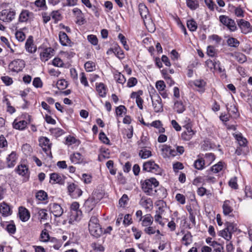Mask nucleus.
<instances>
[{
    "label": "nucleus",
    "instance_id": "f257e3e1",
    "mask_svg": "<svg viewBox=\"0 0 252 252\" xmlns=\"http://www.w3.org/2000/svg\"><path fill=\"white\" fill-rule=\"evenodd\" d=\"M159 185L158 182L154 178L145 180L142 185L143 190L149 195H159L156 189L154 188L157 187Z\"/></svg>",
    "mask_w": 252,
    "mask_h": 252
},
{
    "label": "nucleus",
    "instance_id": "f03ea898",
    "mask_svg": "<svg viewBox=\"0 0 252 252\" xmlns=\"http://www.w3.org/2000/svg\"><path fill=\"white\" fill-rule=\"evenodd\" d=\"M88 226L90 233L92 236L97 238L102 234V228L96 216H93L91 217Z\"/></svg>",
    "mask_w": 252,
    "mask_h": 252
},
{
    "label": "nucleus",
    "instance_id": "7ed1b4c3",
    "mask_svg": "<svg viewBox=\"0 0 252 252\" xmlns=\"http://www.w3.org/2000/svg\"><path fill=\"white\" fill-rule=\"evenodd\" d=\"M224 225L225 228L220 231V235L227 241H229L232 238V234L236 231V225L232 222L226 221Z\"/></svg>",
    "mask_w": 252,
    "mask_h": 252
},
{
    "label": "nucleus",
    "instance_id": "20e7f679",
    "mask_svg": "<svg viewBox=\"0 0 252 252\" xmlns=\"http://www.w3.org/2000/svg\"><path fill=\"white\" fill-rule=\"evenodd\" d=\"M142 170L157 175H161L162 171L159 165L151 160L143 163Z\"/></svg>",
    "mask_w": 252,
    "mask_h": 252
},
{
    "label": "nucleus",
    "instance_id": "39448f33",
    "mask_svg": "<svg viewBox=\"0 0 252 252\" xmlns=\"http://www.w3.org/2000/svg\"><path fill=\"white\" fill-rule=\"evenodd\" d=\"M219 20L222 24L227 27L230 31L234 32L237 30V28L234 20L229 17L226 15H220L219 17Z\"/></svg>",
    "mask_w": 252,
    "mask_h": 252
},
{
    "label": "nucleus",
    "instance_id": "423d86ee",
    "mask_svg": "<svg viewBox=\"0 0 252 252\" xmlns=\"http://www.w3.org/2000/svg\"><path fill=\"white\" fill-rule=\"evenodd\" d=\"M153 106L155 112L158 113L163 111V104L161 99L158 94H150Z\"/></svg>",
    "mask_w": 252,
    "mask_h": 252
},
{
    "label": "nucleus",
    "instance_id": "0eeeda50",
    "mask_svg": "<svg viewBox=\"0 0 252 252\" xmlns=\"http://www.w3.org/2000/svg\"><path fill=\"white\" fill-rule=\"evenodd\" d=\"M67 190L69 195L73 198H77L82 194V191L74 183L69 184L67 186Z\"/></svg>",
    "mask_w": 252,
    "mask_h": 252
},
{
    "label": "nucleus",
    "instance_id": "6e6552de",
    "mask_svg": "<svg viewBox=\"0 0 252 252\" xmlns=\"http://www.w3.org/2000/svg\"><path fill=\"white\" fill-rule=\"evenodd\" d=\"M25 62L23 60L17 59L12 61L9 64V68L12 72H18L25 67Z\"/></svg>",
    "mask_w": 252,
    "mask_h": 252
},
{
    "label": "nucleus",
    "instance_id": "1a4fd4ad",
    "mask_svg": "<svg viewBox=\"0 0 252 252\" xmlns=\"http://www.w3.org/2000/svg\"><path fill=\"white\" fill-rule=\"evenodd\" d=\"M15 14L13 10H2L0 12V20L4 22H10L15 18Z\"/></svg>",
    "mask_w": 252,
    "mask_h": 252
},
{
    "label": "nucleus",
    "instance_id": "9d476101",
    "mask_svg": "<svg viewBox=\"0 0 252 252\" xmlns=\"http://www.w3.org/2000/svg\"><path fill=\"white\" fill-rule=\"evenodd\" d=\"M79 204L77 202H74L70 206L71 217L75 220H79L81 219L82 213L79 209Z\"/></svg>",
    "mask_w": 252,
    "mask_h": 252
},
{
    "label": "nucleus",
    "instance_id": "9b49d317",
    "mask_svg": "<svg viewBox=\"0 0 252 252\" xmlns=\"http://www.w3.org/2000/svg\"><path fill=\"white\" fill-rule=\"evenodd\" d=\"M237 24L243 33L246 34L252 32V26L249 22L240 19L237 21Z\"/></svg>",
    "mask_w": 252,
    "mask_h": 252
},
{
    "label": "nucleus",
    "instance_id": "f8f14e48",
    "mask_svg": "<svg viewBox=\"0 0 252 252\" xmlns=\"http://www.w3.org/2000/svg\"><path fill=\"white\" fill-rule=\"evenodd\" d=\"M39 145L42 147L43 150L48 155V152L51 154V143L47 137H42L39 140Z\"/></svg>",
    "mask_w": 252,
    "mask_h": 252
},
{
    "label": "nucleus",
    "instance_id": "ddd939ff",
    "mask_svg": "<svg viewBox=\"0 0 252 252\" xmlns=\"http://www.w3.org/2000/svg\"><path fill=\"white\" fill-rule=\"evenodd\" d=\"M50 210L54 214L55 217H61L63 213L62 207L57 203H52L49 205Z\"/></svg>",
    "mask_w": 252,
    "mask_h": 252
},
{
    "label": "nucleus",
    "instance_id": "4468645a",
    "mask_svg": "<svg viewBox=\"0 0 252 252\" xmlns=\"http://www.w3.org/2000/svg\"><path fill=\"white\" fill-rule=\"evenodd\" d=\"M35 211L36 213V215L37 216V219L40 223H42L48 220L49 217L46 209L37 208L35 209Z\"/></svg>",
    "mask_w": 252,
    "mask_h": 252
},
{
    "label": "nucleus",
    "instance_id": "2eb2a0df",
    "mask_svg": "<svg viewBox=\"0 0 252 252\" xmlns=\"http://www.w3.org/2000/svg\"><path fill=\"white\" fill-rule=\"evenodd\" d=\"M184 127L186 130L182 133L181 137L185 141H189L192 137L195 132L189 125H186Z\"/></svg>",
    "mask_w": 252,
    "mask_h": 252
},
{
    "label": "nucleus",
    "instance_id": "dca6fc26",
    "mask_svg": "<svg viewBox=\"0 0 252 252\" xmlns=\"http://www.w3.org/2000/svg\"><path fill=\"white\" fill-rule=\"evenodd\" d=\"M59 36L60 43L63 46H71L72 42L66 33L60 32Z\"/></svg>",
    "mask_w": 252,
    "mask_h": 252
},
{
    "label": "nucleus",
    "instance_id": "f3484780",
    "mask_svg": "<svg viewBox=\"0 0 252 252\" xmlns=\"http://www.w3.org/2000/svg\"><path fill=\"white\" fill-rule=\"evenodd\" d=\"M54 50L51 48H47L44 49L43 51L40 54L41 60L47 61L54 54Z\"/></svg>",
    "mask_w": 252,
    "mask_h": 252
},
{
    "label": "nucleus",
    "instance_id": "a211bd4d",
    "mask_svg": "<svg viewBox=\"0 0 252 252\" xmlns=\"http://www.w3.org/2000/svg\"><path fill=\"white\" fill-rule=\"evenodd\" d=\"M25 47L26 50L31 53H34L36 51V47L33 44V37L32 36H30L27 39L25 44Z\"/></svg>",
    "mask_w": 252,
    "mask_h": 252
},
{
    "label": "nucleus",
    "instance_id": "6ab92c4d",
    "mask_svg": "<svg viewBox=\"0 0 252 252\" xmlns=\"http://www.w3.org/2000/svg\"><path fill=\"white\" fill-rule=\"evenodd\" d=\"M72 12L76 17V23L80 25H83L84 23L85 19L82 11L78 8H75L73 9Z\"/></svg>",
    "mask_w": 252,
    "mask_h": 252
},
{
    "label": "nucleus",
    "instance_id": "aec40b11",
    "mask_svg": "<svg viewBox=\"0 0 252 252\" xmlns=\"http://www.w3.org/2000/svg\"><path fill=\"white\" fill-rule=\"evenodd\" d=\"M0 213L3 216L7 217L11 214L12 211L8 204L5 202H2L0 206Z\"/></svg>",
    "mask_w": 252,
    "mask_h": 252
},
{
    "label": "nucleus",
    "instance_id": "412c9836",
    "mask_svg": "<svg viewBox=\"0 0 252 252\" xmlns=\"http://www.w3.org/2000/svg\"><path fill=\"white\" fill-rule=\"evenodd\" d=\"M19 214L21 220L24 222L27 221L30 217L29 211L23 207L19 208Z\"/></svg>",
    "mask_w": 252,
    "mask_h": 252
},
{
    "label": "nucleus",
    "instance_id": "4be33fe9",
    "mask_svg": "<svg viewBox=\"0 0 252 252\" xmlns=\"http://www.w3.org/2000/svg\"><path fill=\"white\" fill-rule=\"evenodd\" d=\"M142 143V141L138 142V145L141 148H142V149L140 150L139 152V156L141 157V158L146 159L152 156V153L150 151L147 150L145 147H143L141 145Z\"/></svg>",
    "mask_w": 252,
    "mask_h": 252
},
{
    "label": "nucleus",
    "instance_id": "5701e85b",
    "mask_svg": "<svg viewBox=\"0 0 252 252\" xmlns=\"http://www.w3.org/2000/svg\"><path fill=\"white\" fill-rule=\"evenodd\" d=\"M50 183L52 184L58 183L61 185L64 184V180L58 174L53 173L50 174Z\"/></svg>",
    "mask_w": 252,
    "mask_h": 252
},
{
    "label": "nucleus",
    "instance_id": "b1692460",
    "mask_svg": "<svg viewBox=\"0 0 252 252\" xmlns=\"http://www.w3.org/2000/svg\"><path fill=\"white\" fill-rule=\"evenodd\" d=\"M95 201L94 197H90L86 200L84 203V207L86 211L90 212L91 211L95 205Z\"/></svg>",
    "mask_w": 252,
    "mask_h": 252
},
{
    "label": "nucleus",
    "instance_id": "393cba45",
    "mask_svg": "<svg viewBox=\"0 0 252 252\" xmlns=\"http://www.w3.org/2000/svg\"><path fill=\"white\" fill-rule=\"evenodd\" d=\"M142 219L141 224L145 227L152 225L153 222V218L150 214H147Z\"/></svg>",
    "mask_w": 252,
    "mask_h": 252
},
{
    "label": "nucleus",
    "instance_id": "a878e982",
    "mask_svg": "<svg viewBox=\"0 0 252 252\" xmlns=\"http://www.w3.org/2000/svg\"><path fill=\"white\" fill-rule=\"evenodd\" d=\"M223 213L225 216L229 215L233 211V209L230 206V201L226 200L224 201L222 205Z\"/></svg>",
    "mask_w": 252,
    "mask_h": 252
},
{
    "label": "nucleus",
    "instance_id": "bb28decb",
    "mask_svg": "<svg viewBox=\"0 0 252 252\" xmlns=\"http://www.w3.org/2000/svg\"><path fill=\"white\" fill-rule=\"evenodd\" d=\"M16 172L23 176L29 175L28 167L25 164L19 165L16 169Z\"/></svg>",
    "mask_w": 252,
    "mask_h": 252
},
{
    "label": "nucleus",
    "instance_id": "cd10ccee",
    "mask_svg": "<svg viewBox=\"0 0 252 252\" xmlns=\"http://www.w3.org/2000/svg\"><path fill=\"white\" fill-rule=\"evenodd\" d=\"M32 13L28 10H23L19 17V21L20 22H26L28 21Z\"/></svg>",
    "mask_w": 252,
    "mask_h": 252
},
{
    "label": "nucleus",
    "instance_id": "c85d7f7f",
    "mask_svg": "<svg viewBox=\"0 0 252 252\" xmlns=\"http://www.w3.org/2000/svg\"><path fill=\"white\" fill-rule=\"evenodd\" d=\"M139 11L141 17L144 20L149 17L148 9L145 5L142 4H139Z\"/></svg>",
    "mask_w": 252,
    "mask_h": 252
},
{
    "label": "nucleus",
    "instance_id": "c756f323",
    "mask_svg": "<svg viewBox=\"0 0 252 252\" xmlns=\"http://www.w3.org/2000/svg\"><path fill=\"white\" fill-rule=\"evenodd\" d=\"M27 122L25 120L17 122L15 120L13 123V127L16 129L23 130L27 126Z\"/></svg>",
    "mask_w": 252,
    "mask_h": 252
},
{
    "label": "nucleus",
    "instance_id": "7c9ffc66",
    "mask_svg": "<svg viewBox=\"0 0 252 252\" xmlns=\"http://www.w3.org/2000/svg\"><path fill=\"white\" fill-rule=\"evenodd\" d=\"M16 159L17 157L16 153L14 152H12L7 158L8 167H13L15 165Z\"/></svg>",
    "mask_w": 252,
    "mask_h": 252
},
{
    "label": "nucleus",
    "instance_id": "2f4dec72",
    "mask_svg": "<svg viewBox=\"0 0 252 252\" xmlns=\"http://www.w3.org/2000/svg\"><path fill=\"white\" fill-rule=\"evenodd\" d=\"M96 91L101 97H105L106 94V88L103 83L96 85Z\"/></svg>",
    "mask_w": 252,
    "mask_h": 252
},
{
    "label": "nucleus",
    "instance_id": "473e14b6",
    "mask_svg": "<svg viewBox=\"0 0 252 252\" xmlns=\"http://www.w3.org/2000/svg\"><path fill=\"white\" fill-rule=\"evenodd\" d=\"M187 5L191 10H194L199 7L197 0H186Z\"/></svg>",
    "mask_w": 252,
    "mask_h": 252
},
{
    "label": "nucleus",
    "instance_id": "72a5a7b5",
    "mask_svg": "<svg viewBox=\"0 0 252 252\" xmlns=\"http://www.w3.org/2000/svg\"><path fill=\"white\" fill-rule=\"evenodd\" d=\"M150 125L152 126L157 128L159 133H163L165 131L161 122L159 120L154 121Z\"/></svg>",
    "mask_w": 252,
    "mask_h": 252
},
{
    "label": "nucleus",
    "instance_id": "f704fd0d",
    "mask_svg": "<svg viewBox=\"0 0 252 252\" xmlns=\"http://www.w3.org/2000/svg\"><path fill=\"white\" fill-rule=\"evenodd\" d=\"M82 155L79 153H76L70 155V159L72 163H79L81 161Z\"/></svg>",
    "mask_w": 252,
    "mask_h": 252
},
{
    "label": "nucleus",
    "instance_id": "c9c22d12",
    "mask_svg": "<svg viewBox=\"0 0 252 252\" xmlns=\"http://www.w3.org/2000/svg\"><path fill=\"white\" fill-rule=\"evenodd\" d=\"M194 167L198 170H202L205 165V161L202 158H198L194 162Z\"/></svg>",
    "mask_w": 252,
    "mask_h": 252
},
{
    "label": "nucleus",
    "instance_id": "e433bc0d",
    "mask_svg": "<svg viewBox=\"0 0 252 252\" xmlns=\"http://www.w3.org/2000/svg\"><path fill=\"white\" fill-rule=\"evenodd\" d=\"M170 147L167 145H163L161 148V155L164 158L170 157Z\"/></svg>",
    "mask_w": 252,
    "mask_h": 252
},
{
    "label": "nucleus",
    "instance_id": "4c0bfd02",
    "mask_svg": "<svg viewBox=\"0 0 252 252\" xmlns=\"http://www.w3.org/2000/svg\"><path fill=\"white\" fill-rule=\"evenodd\" d=\"M158 209H159V211H157V212H156L157 214L154 217L155 220L156 222H158L161 226H163L164 224V223L162 222V221L161 220V214L162 212L163 211V210L160 207H159L158 208Z\"/></svg>",
    "mask_w": 252,
    "mask_h": 252
},
{
    "label": "nucleus",
    "instance_id": "58836bf2",
    "mask_svg": "<svg viewBox=\"0 0 252 252\" xmlns=\"http://www.w3.org/2000/svg\"><path fill=\"white\" fill-rule=\"evenodd\" d=\"M5 229L10 234H13L15 233L16 228L13 220L6 226Z\"/></svg>",
    "mask_w": 252,
    "mask_h": 252
},
{
    "label": "nucleus",
    "instance_id": "ea45409f",
    "mask_svg": "<svg viewBox=\"0 0 252 252\" xmlns=\"http://www.w3.org/2000/svg\"><path fill=\"white\" fill-rule=\"evenodd\" d=\"M184 244L186 246L189 245L192 242V235L189 232H188L182 238Z\"/></svg>",
    "mask_w": 252,
    "mask_h": 252
},
{
    "label": "nucleus",
    "instance_id": "a19ab883",
    "mask_svg": "<svg viewBox=\"0 0 252 252\" xmlns=\"http://www.w3.org/2000/svg\"><path fill=\"white\" fill-rule=\"evenodd\" d=\"M84 67L87 72H91L95 69V63L92 61H88L84 64Z\"/></svg>",
    "mask_w": 252,
    "mask_h": 252
},
{
    "label": "nucleus",
    "instance_id": "79ce46f5",
    "mask_svg": "<svg viewBox=\"0 0 252 252\" xmlns=\"http://www.w3.org/2000/svg\"><path fill=\"white\" fill-rule=\"evenodd\" d=\"M114 54L119 59H123L125 58L124 53L119 46L114 47Z\"/></svg>",
    "mask_w": 252,
    "mask_h": 252
},
{
    "label": "nucleus",
    "instance_id": "37998d69",
    "mask_svg": "<svg viewBox=\"0 0 252 252\" xmlns=\"http://www.w3.org/2000/svg\"><path fill=\"white\" fill-rule=\"evenodd\" d=\"M174 109L178 113H182L185 111V108L181 102L177 101L174 104Z\"/></svg>",
    "mask_w": 252,
    "mask_h": 252
},
{
    "label": "nucleus",
    "instance_id": "c03bdc74",
    "mask_svg": "<svg viewBox=\"0 0 252 252\" xmlns=\"http://www.w3.org/2000/svg\"><path fill=\"white\" fill-rule=\"evenodd\" d=\"M227 43L230 47H237L239 46L240 42L236 38L230 37L227 39Z\"/></svg>",
    "mask_w": 252,
    "mask_h": 252
},
{
    "label": "nucleus",
    "instance_id": "a18cd8bd",
    "mask_svg": "<svg viewBox=\"0 0 252 252\" xmlns=\"http://www.w3.org/2000/svg\"><path fill=\"white\" fill-rule=\"evenodd\" d=\"M36 197L40 201L45 200L47 198V194L44 191L41 190L36 193Z\"/></svg>",
    "mask_w": 252,
    "mask_h": 252
},
{
    "label": "nucleus",
    "instance_id": "49530a36",
    "mask_svg": "<svg viewBox=\"0 0 252 252\" xmlns=\"http://www.w3.org/2000/svg\"><path fill=\"white\" fill-rule=\"evenodd\" d=\"M138 95L137 96V99H136V102L137 104V105L139 107V108L141 110L143 109V100L142 99V98L140 97V95H141L143 94V91L141 90L138 91Z\"/></svg>",
    "mask_w": 252,
    "mask_h": 252
},
{
    "label": "nucleus",
    "instance_id": "de8ad7c7",
    "mask_svg": "<svg viewBox=\"0 0 252 252\" xmlns=\"http://www.w3.org/2000/svg\"><path fill=\"white\" fill-rule=\"evenodd\" d=\"M118 38L120 40L122 44L123 45L124 48L127 51L129 50V46L127 44L125 36L122 33H119L118 35Z\"/></svg>",
    "mask_w": 252,
    "mask_h": 252
},
{
    "label": "nucleus",
    "instance_id": "09e8293b",
    "mask_svg": "<svg viewBox=\"0 0 252 252\" xmlns=\"http://www.w3.org/2000/svg\"><path fill=\"white\" fill-rule=\"evenodd\" d=\"M187 27L190 31H196L197 26V24L193 20H189L187 22Z\"/></svg>",
    "mask_w": 252,
    "mask_h": 252
},
{
    "label": "nucleus",
    "instance_id": "8fccbe9b",
    "mask_svg": "<svg viewBox=\"0 0 252 252\" xmlns=\"http://www.w3.org/2000/svg\"><path fill=\"white\" fill-rule=\"evenodd\" d=\"M141 204L146 209L153 206V202L151 199H142Z\"/></svg>",
    "mask_w": 252,
    "mask_h": 252
},
{
    "label": "nucleus",
    "instance_id": "3c124183",
    "mask_svg": "<svg viewBox=\"0 0 252 252\" xmlns=\"http://www.w3.org/2000/svg\"><path fill=\"white\" fill-rule=\"evenodd\" d=\"M222 163L220 162L211 167V171L214 173H218L222 169Z\"/></svg>",
    "mask_w": 252,
    "mask_h": 252
},
{
    "label": "nucleus",
    "instance_id": "603ef678",
    "mask_svg": "<svg viewBox=\"0 0 252 252\" xmlns=\"http://www.w3.org/2000/svg\"><path fill=\"white\" fill-rule=\"evenodd\" d=\"M49 238L50 236L47 230L46 229L42 230L40 234L41 241L44 242H46L49 240Z\"/></svg>",
    "mask_w": 252,
    "mask_h": 252
},
{
    "label": "nucleus",
    "instance_id": "864d4df0",
    "mask_svg": "<svg viewBox=\"0 0 252 252\" xmlns=\"http://www.w3.org/2000/svg\"><path fill=\"white\" fill-rule=\"evenodd\" d=\"M128 200V197L127 195L126 194H124L120 199L119 201V204L120 205V207H124L127 204Z\"/></svg>",
    "mask_w": 252,
    "mask_h": 252
},
{
    "label": "nucleus",
    "instance_id": "5fc2aeb1",
    "mask_svg": "<svg viewBox=\"0 0 252 252\" xmlns=\"http://www.w3.org/2000/svg\"><path fill=\"white\" fill-rule=\"evenodd\" d=\"M115 79L117 80V82L121 84H124L126 79L125 76L121 73H118L114 75Z\"/></svg>",
    "mask_w": 252,
    "mask_h": 252
},
{
    "label": "nucleus",
    "instance_id": "6e6d98bb",
    "mask_svg": "<svg viewBox=\"0 0 252 252\" xmlns=\"http://www.w3.org/2000/svg\"><path fill=\"white\" fill-rule=\"evenodd\" d=\"M88 40L93 45H96L98 43V39L96 35L90 34L87 36Z\"/></svg>",
    "mask_w": 252,
    "mask_h": 252
},
{
    "label": "nucleus",
    "instance_id": "4d7b16f0",
    "mask_svg": "<svg viewBox=\"0 0 252 252\" xmlns=\"http://www.w3.org/2000/svg\"><path fill=\"white\" fill-rule=\"evenodd\" d=\"M144 231L148 235H152L156 233V227L151 225L145 227Z\"/></svg>",
    "mask_w": 252,
    "mask_h": 252
},
{
    "label": "nucleus",
    "instance_id": "13d9d810",
    "mask_svg": "<svg viewBox=\"0 0 252 252\" xmlns=\"http://www.w3.org/2000/svg\"><path fill=\"white\" fill-rule=\"evenodd\" d=\"M207 54L210 57H215L216 55V50L212 46H209L207 49Z\"/></svg>",
    "mask_w": 252,
    "mask_h": 252
},
{
    "label": "nucleus",
    "instance_id": "bf43d9fd",
    "mask_svg": "<svg viewBox=\"0 0 252 252\" xmlns=\"http://www.w3.org/2000/svg\"><path fill=\"white\" fill-rule=\"evenodd\" d=\"M156 87L158 91L162 92L164 90L165 88V84L163 81H158L156 82Z\"/></svg>",
    "mask_w": 252,
    "mask_h": 252
},
{
    "label": "nucleus",
    "instance_id": "052dcab7",
    "mask_svg": "<svg viewBox=\"0 0 252 252\" xmlns=\"http://www.w3.org/2000/svg\"><path fill=\"white\" fill-rule=\"evenodd\" d=\"M227 109L229 114L233 115L234 117H236L239 116L238 110L235 106H230L229 108H227Z\"/></svg>",
    "mask_w": 252,
    "mask_h": 252
},
{
    "label": "nucleus",
    "instance_id": "680f3d73",
    "mask_svg": "<svg viewBox=\"0 0 252 252\" xmlns=\"http://www.w3.org/2000/svg\"><path fill=\"white\" fill-rule=\"evenodd\" d=\"M126 109L124 105H120L116 109V113L117 115L121 116L123 113H126Z\"/></svg>",
    "mask_w": 252,
    "mask_h": 252
},
{
    "label": "nucleus",
    "instance_id": "e2e57ef3",
    "mask_svg": "<svg viewBox=\"0 0 252 252\" xmlns=\"http://www.w3.org/2000/svg\"><path fill=\"white\" fill-rule=\"evenodd\" d=\"M99 138L103 143L109 144L110 141L103 132H100Z\"/></svg>",
    "mask_w": 252,
    "mask_h": 252
},
{
    "label": "nucleus",
    "instance_id": "0e129e2a",
    "mask_svg": "<svg viewBox=\"0 0 252 252\" xmlns=\"http://www.w3.org/2000/svg\"><path fill=\"white\" fill-rule=\"evenodd\" d=\"M235 57L237 61L240 63H243L247 61L246 56L242 53H238Z\"/></svg>",
    "mask_w": 252,
    "mask_h": 252
},
{
    "label": "nucleus",
    "instance_id": "69168bd1",
    "mask_svg": "<svg viewBox=\"0 0 252 252\" xmlns=\"http://www.w3.org/2000/svg\"><path fill=\"white\" fill-rule=\"evenodd\" d=\"M15 36L18 41L21 42L23 41L26 37L25 33L21 31L16 32L15 33Z\"/></svg>",
    "mask_w": 252,
    "mask_h": 252
},
{
    "label": "nucleus",
    "instance_id": "338daca9",
    "mask_svg": "<svg viewBox=\"0 0 252 252\" xmlns=\"http://www.w3.org/2000/svg\"><path fill=\"white\" fill-rule=\"evenodd\" d=\"M57 85L59 89H63L67 87V82L64 80H60L57 82Z\"/></svg>",
    "mask_w": 252,
    "mask_h": 252
},
{
    "label": "nucleus",
    "instance_id": "774afa93",
    "mask_svg": "<svg viewBox=\"0 0 252 252\" xmlns=\"http://www.w3.org/2000/svg\"><path fill=\"white\" fill-rule=\"evenodd\" d=\"M52 63L54 66L57 67H62L63 65L62 60L59 58H55L52 62Z\"/></svg>",
    "mask_w": 252,
    "mask_h": 252
}]
</instances>
